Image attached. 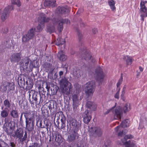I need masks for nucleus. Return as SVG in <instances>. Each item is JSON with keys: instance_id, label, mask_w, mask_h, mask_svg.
<instances>
[{"instance_id": "338daca9", "label": "nucleus", "mask_w": 147, "mask_h": 147, "mask_svg": "<svg viewBox=\"0 0 147 147\" xmlns=\"http://www.w3.org/2000/svg\"><path fill=\"white\" fill-rule=\"evenodd\" d=\"M63 72L62 71H61L59 73V75L60 76H61V75H63Z\"/></svg>"}, {"instance_id": "13d9d810", "label": "nucleus", "mask_w": 147, "mask_h": 147, "mask_svg": "<svg viewBox=\"0 0 147 147\" xmlns=\"http://www.w3.org/2000/svg\"><path fill=\"white\" fill-rule=\"evenodd\" d=\"M2 32L4 33H6L8 31V29L7 28H4L3 29H2Z\"/></svg>"}, {"instance_id": "7ed1b4c3", "label": "nucleus", "mask_w": 147, "mask_h": 147, "mask_svg": "<svg viewBox=\"0 0 147 147\" xmlns=\"http://www.w3.org/2000/svg\"><path fill=\"white\" fill-rule=\"evenodd\" d=\"M95 83L93 81H89L86 84L85 93L87 96V100H90L92 98L93 93L95 91Z\"/></svg>"}, {"instance_id": "774afa93", "label": "nucleus", "mask_w": 147, "mask_h": 147, "mask_svg": "<svg viewBox=\"0 0 147 147\" xmlns=\"http://www.w3.org/2000/svg\"><path fill=\"white\" fill-rule=\"evenodd\" d=\"M139 69L140 71L142 72L143 71V69L141 67H139Z\"/></svg>"}, {"instance_id": "393cba45", "label": "nucleus", "mask_w": 147, "mask_h": 147, "mask_svg": "<svg viewBox=\"0 0 147 147\" xmlns=\"http://www.w3.org/2000/svg\"><path fill=\"white\" fill-rule=\"evenodd\" d=\"M86 106L88 109H89V110H88V111L90 112L93 111H95L96 108V104L90 101L87 102Z\"/></svg>"}, {"instance_id": "603ef678", "label": "nucleus", "mask_w": 147, "mask_h": 147, "mask_svg": "<svg viewBox=\"0 0 147 147\" xmlns=\"http://www.w3.org/2000/svg\"><path fill=\"white\" fill-rule=\"evenodd\" d=\"M147 3V1H143L141 0L140 3V6L146 7L145 4Z\"/></svg>"}, {"instance_id": "9d476101", "label": "nucleus", "mask_w": 147, "mask_h": 147, "mask_svg": "<svg viewBox=\"0 0 147 147\" xmlns=\"http://www.w3.org/2000/svg\"><path fill=\"white\" fill-rule=\"evenodd\" d=\"M29 93V100L32 105H34V102L36 103L37 100V92L33 90H30L28 92Z\"/></svg>"}, {"instance_id": "37998d69", "label": "nucleus", "mask_w": 147, "mask_h": 147, "mask_svg": "<svg viewBox=\"0 0 147 147\" xmlns=\"http://www.w3.org/2000/svg\"><path fill=\"white\" fill-rule=\"evenodd\" d=\"M0 147H9L8 145L3 141H0Z\"/></svg>"}, {"instance_id": "f704fd0d", "label": "nucleus", "mask_w": 147, "mask_h": 147, "mask_svg": "<svg viewBox=\"0 0 147 147\" xmlns=\"http://www.w3.org/2000/svg\"><path fill=\"white\" fill-rule=\"evenodd\" d=\"M109 4L112 11H114L116 9L115 6V2L114 0H108Z\"/></svg>"}, {"instance_id": "a18cd8bd", "label": "nucleus", "mask_w": 147, "mask_h": 147, "mask_svg": "<svg viewBox=\"0 0 147 147\" xmlns=\"http://www.w3.org/2000/svg\"><path fill=\"white\" fill-rule=\"evenodd\" d=\"M72 100L73 102H78V96L76 95H74L72 96Z\"/></svg>"}, {"instance_id": "f3484780", "label": "nucleus", "mask_w": 147, "mask_h": 147, "mask_svg": "<svg viewBox=\"0 0 147 147\" xmlns=\"http://www.w3.org/2000/svg\"><path fill=\"white\" fill-rule=\"evenodd\" d=\"M64 23L70 24V21L67 19H61L57 22V28L58 31L61 32L63 30V24Z\"/></svg>"}, {"instance_id": "423d86ee", "label": "nucleus", "mask_w": 147, "mask_h": 147, "mask_svg": "<svg viewBox=\"0 0 147 147\" xmlns=\"http://www.w3.org/2000/svg\"><path fill=\"white\" fill-rule=\"evenodd\" d=\"M89 134L91 137L96 138L100 136L102 134V131L99 127H92L89 129Z\"/></svg>"}, {"instance_id": "0e129e2a", "label": "nucleus", "mask_w": 147, "mask_h": 147, "mask_svg": "<svg viewBox=\"0 0 147 147\" xmlns=\"http://www.w3.org/2000/svg\"><path fill=\"white\" fill-rule=\"evenodd\" d=\"M93 32L94 34H95L97 32V30L96 28H94L93 29Z\"/></svg>"}, {"instance_id": "ddd939ff", "label": "nucleus", "mask_w": 147, "mask_h": 147, "mask_svg": "<svg viewBox=\"0 0 147 147\" xmlns=\"http://www.w3.org/2000/svg\"><path fill=\"white\" fill-rule=\"evenodd\" d=\"M133 138L132 135L131 134L126 135L123 139L121 140V141L123 144L125 145V147H136V144L133 143H131L130 141H126L128 139H131Z\"/></svg>"}, {"instance_id": "2f4dec72", "label": "nucleus", "mask_w": 147, "mask_h": 147, "mask_svg": "<svg viewBox=\"0 0 147 147\" xmlns=\"http://www.w3.org/2000/svg\"><path fill=\"white\" fill-rule=\"evenodd\" d=\"M123 58L126 61L127 65H129L131 64L133 61L134 60L132 57L128 55L124 56Z\"/></svg>"}, {"instance_id": "5701e85b", "label": "nucleus", "mask_w": 147, "mask_h": 147, "mask_svg": "<svg viewBox=\"0 0 147 147\" xmlns=\"http://www.w3.org/2000/svg\"><path fill=\"white\" fill-rule=\"evenodd\" d=\"M115 130L117 133V135L119 138L123 136L125 134L127 131L126 129H123L119 126H117L115 128Z\"/></svg>"}, {"instance_id": "6e6d98bb", "label": "nucleus", "mask_w": 147, "mask_h": 147, "mask_svg": "<svg viewBox=\"0 0 147 147\" xmlns=\"http://www.w3.org/2000/svg\"><path fill=\"white\" fill-rule=\"evenodd\" d=\"M140 16L141 17V20L142 21V23L144 20V18L147 17L145 15H140Z\"/></svg>"}, {"instance_id": "7c9ffc66", "label": "nucleus", "mask_w": 147, "mask_h": 147, "mask_svg": "<svg viewBox=\"0 0 147 147\" xmlns=\"http://www.w3.org/2000/svg\"><path fill=\"white\" fill-rule=\"evenodd\" d=\"M10 114L13 118L17 119L19 117L18 111L16 109H12L10 112Z\"/></svg>"}, {"instance_id": "f257e3e1", "label": "nucleus", "mask_w": 147, "mask_h": 147, "mask_svg": "<svg viewBox=\"0 0 147 147\" xmlns=\"http://www.w3.org/2000/svg\"><path fill=\"white\" fill-rule=\"evenodd\" d=\"M51 15L52 18L50 19L49 18H46L45 14L40 13L38 16V20L39 24L36 27V31L39 32L41 31L43 28L45 23H48L47 25V31L51 33L54 32L55 29V19Z\"/></svg>"}, {"instance_id": "a211bd4d", "label": "nucleus", "mask_w": 147, "mask_h": 147, "mask_svg": "<svg viewBox=\"0 0 147 147\" xmlns=\"http://www.w3.org/2000/svg\"><path fill=\"white\" fill-rule=\"evenodd\" d=\"M81 57L83 59L86 60H91L92 62H94V60L92 59V56L90 55V53L87 52L86 50L84 47L82 50L81 49Z\"/></svg>"}, {"instance_id": "412c9836", "label": "nucleus", "mask_w": 147, "mask_h": 147, "mask_svg": "<svg viewBox=\"0 0 147 147\" xmlns=\"http://www.w3.org/2000/svg\"><path fill=\"white\" fill-rule=\"evenodd\" d=\"M24 116L26 120H35L34 115L35 111H27L24 113Z\"/></svg>"}, {"instance_id": "20e7f679", "label": "nucleus", "mask_w": 147, "mask_h": 147, "mask_svg": "<svg viewBox=\"0 0 147 147\" xmlns=\"http://www.w3.org/2000/svg\"><path fill=\"white\" fill-rule=\"evenodd\" d=\"M24 133L23 129L22 128H19L14 131L12 136L15 138L18 139L20 142H22L26 140L27 137V132H25L23 136Z\"/></svg>"}, {"instance_id": "09e8293b", "label": "nucleus", "mask_w": 147, "mask_h": 147, "mask_svg": "<svg viewBox=\"0 0 147 147\" xmlns=\"http://www.w3.org/2000/svg\"><path fill=\"white\" fill-rule=\"evenodd\" d=\"M34 67H35L33 65V64L32 62H30L29 64V68L30 70H28V71H29L30 72L32 71L33 68Z\"/></svg>"}, {"instance_id": "72a5a7b5", "label": "nucleus", "mask_w": 147, "mask_h": 147, "mask_svg": "<svg viewBox=\"0 0 147 147\" xmlns=\"http://www.w3.org/2000/svg\"><path fill=\"white\" fill-rule=\"evenodd\" d=\"M140 15H145L147 16V8L146 7L140 6Z\"/></svg>"}, {"instance_id": "4c0bfd02", "label": "nucleus", "mask_w": 147, "mask_h": 147, "mask_svg": "<svg viewBox=\"0 0 147 147\" xmlns=\"http://www.w3.org/2000/svg\"><path fill=\"white\" fill-rule=\"evenodd\" d=\"M77 35L79 41L80 42L82 41L83 39L81 31L79 30H77Z\"/></svg>"}, {"instance_id": "cd10ccee", "label": "nucleus", "mask_w": 147, "mask_h": 147, "mask_svg": "<svg viewBox=\"0 0 147 147\" xmlns=\"http://www.w3.org/2000/svg\"><path fill=\"white\" fill-rule=\"evenodd\" d=\"M3 108L4 107L3 106L1 107V109L3 110L1 111V116L2 118H6L8 115L9 109H3Z\"/></svg>"}, {"instance_id": "4d7b16f0", "label": "nucleus", "mask_w": 147, "mask_h": 147, "mask_svg": "<svg viewBox=\"0 0 147 147\" xmlns=\"http://www.w3.org/2000/svg\"><path fill=\"white\" fill-rule=\"evenodd\" d=\"M11 72L9 70H7L5 71V74L7 76H8L10 75Z\"/></svg>"}, {"instance_id": "6e6552de", "label": "nucleus", "mask_w": 147, "mask_h": 147, "mask_svg": "<svg viewBox=\"0 0 147 147\" xmlns=\"http://www.w3.org/2000/svg\"><path fill=\"white\" fill-rule=\"evenodd\" d=\"M71 9V8L67 6L65 7L59 6L56 10V13L59 15H61L65 17L68 15Z\"/></svg>"}, {"instance_id": "69168bd1", "label": "nucleus", "mask_w": 147, "mask_h": 147, "mask_svg": "<svg viewBox=\"0 0 147 147\" xmlns=\"http://www.w3.org/2000/svg\"><path fill=\"white\" fill-rule=\"evenodd\" d=\"M5 118L4 119V122L5 123H7L8 122L9 119L8 118Z\"/></svg>"}, {"instance_id": "de8ad7c7", "label": "nucleus", "mask_w": 147, "mask_h": 147, "mask_svg": "<svg viewBox=\"0 0 147 147\" xmlns=\"http://www.w3.org/2000/svg\"><path fill=\"white\" fill-rule=\"evenodd\" d=\"M28 147H41V146L39 143H32L31 145L29 146Z\"/></svg>"}, {"instance_id": "864d4df0", "label": "nucleus", "mask_w": 147, "mask_h": 147, "mask_svg": "<svg viewBox=\"0 0 147 147\" xmlns=\"http://www.w3.org/2000/svg\"><path fill=\"white\" fill-rule=\"evenodd\" d=\"M43 116V118L44 119H46V118H47L49 116V114L48 113L46 112H44L42 113Z\"/></svg>"}, {"instance_id": "79ce46f5", "label": "nucleus", "mask_w": 147, "mask_h": 147, "mask_svg": "<svg viewBox=\"0 0 147 147\" xmlns=\"http://www.w3.org/2000/svg\"><path fill=\"white\" fill-rule=\"evenodd\" d=\"M130 110L129 105L127 104H126L124 105L123 108V111L125 113Z\"/></svg>"}, {"instance_id": "680f3d73", "label": "nucleus", "mask_w": 147, "mask_h": 147, "mask_svg": "<svg viewBox=\"0 0 147 147\" xmlns=\"http://www.w3.org/2000/svg\"><path fill=\"white\" fill-rule=\"evenodd\" d=\"M10 146L12 147H15L16 146V145L13 142L10 143Z\"/></svg>"}, {"instance_id": "c85d7f7f", "label": "nucleus", "mask_w": 147, "mask_h": 147, "mask_svg": "<svg viewBox=\"0 0 147 147\" xmlns=\"http://www.w3.org/2000/svg\"><path fill=\"white\" fill-rule=\"evenodd\" d=\"M55 1H50V0H45L43 3L45 7H53L55 6Z\"/></svg>"}, {"instance_id": "9b49d317", "label": "nucleus", "mask_w": 147, "mask_h": 147, "mask_svg": "<svg viewBox=\"0 0 147 147\" xmlns=\"http://www.w3.org/2000/svg\"><path fill=\"white\" fill-rule=\"evenodd\" d=\"M48 93L50 95V97L51 98H55V85L52 83L50 84L46 82L45 84Z\"/></svg>"}, {"instance_id": "b1692460", "label": "nucleus", "mask_w": 147, "mask_h": 147, "mask_svg": "<svg viewBox=\"0 0 147 147\" xmlns=\"http://www.w3.org/2000/svg\"><path fill=\"white\" fill-rule=\"evenodd\" d=\"M59 119H57L56 121L57 123V125L56 124V126L60 129L63 127L65 125V119H62V117L61 116L59 117Z\"/></svg>"}, {"instance_id": "49530a36", "label": "nucleus", "mask_w": 147, "mask_h": 147, "mask_svg": "<svg viewBox=\"0 0 147 147\" xmlns=\"http://www.w3.org/2000/svg\"><path fill=\"white\" fill-rule=\"evenodd\" d=\"M38 91L39 92H41L42 94H45L46 92V91L44 90L43 87H41L40 86H39L38 87Z\"/></svg>"}, {"instance_id": "5fc2aeb1", "label": "nucleus", "mask_w": 147, "mask_h": 147, "mask_svg": "<svg viewBox=\"0 0 147 147\" xmlns=\"http://www.w3.org/2000/svg\"><path fill=\"white\" fill-rule=\"evenodd\" d=\"M120 90V88H119L118 90L117 91V92L116 94L114 96V97L115 98H117L118 99L119 98V92Z\"/></svg>"}, {"instance_id": "f8f14e48", "label": "nucleus", "mask_w": 147, "mask_h": 147, "mask_svg": "<svg viewBox=\"0 0 147 147\" xmlns=\"http://www.w3.org/2000/svg\"><path fill=\"white\" fill-rule=\"evenodd\" d=\"M13 8L12 6L8 5L4 9L1 16V19L3 21H4L7 18Z\"/></svg>"}, {"instance_id": "e433bc0d", "label": "nucleus", "mask_w": 147, "mask_h": 147, "mask_svg": "<svg viewBox=\"0 0 147 147\" xmlns=\"http://www.w3.org/2000/svg\"><path fill=\"white\" fill-rule=\"evenodd\" d=\"M65 42V40L64 39L59 38L57 39V42H56V45L57 46L61 45L64 44Z\"/></svg>"}, {"instance_id": "a878e982", "label": "nucleus", "mask_w": 147, "mask_h": 147, "mask_svg": "<svg viewBox=\"0 0 147 147\" xmlns=\"http://www.w3.org/2000/svg\"><path fill=\"white\" fill-rule=\"evenodd\" d=\"M63 48L62 47L61 49V50L58 52L57 57L60 61H65L66 60L67 57L63 52Z\"/></svg>"}, {"instance_id": "dca6fc26", "label": "nucleus", "mask_w": 147, "mask_h": 147, "mask_svg": "<svg viewBox=\"0 0 147 147\" xmlns=\"http://www.w3.org/2000/svg\"><path fill=\"white\" fill-rule=\"evenodd\" d=\"M91 112L88 111V110L85 111L82 114L83 121L86 124L88 123L92 118Z\"/></svg>"}, {"instance_id": "4be33fe9", "label": "nucleus", "mask_w": 147, "mask_h": 147, "mask_svg": "<svg viewBox=\"0 0 147 147\" xmlns=\"http://www.w3.org/2000/svg\"><path fill=\"white\" fill-rule=\"evenodd\" d=\"M52 102H51L49 106V109L50 110L51 115V117L54 118V123L55 124V109L54 107V102L55 101L53 100Z\"/></svg>"}, {"instance_id": "8fccbe9b", "label": "nucleus", "mask_w": 147, "mask_h": 147, "mask_svg": "<svg viewBox=\"0 0 147 147\" xmlns=\"http://www.w3.org/2000/svg\"><path fill=\"white\" fill-rule=\"evenodd\" d=\"M78 102H73V106L74 110L75 111L76 110L78 105Z\"/></svg>"}, {"instance_id": "58836bf2", "label": "nucleus", "mask_w": 147, "mask_h": 147, "mask_svg": "<svg viewBox=\"0 0 147 147\" xmlns=\"http://www.w3.org/2000/svg\"><path fill=\"white\" fill-rule=\"evenodd\" d=\"M18 82L20 86H22L23 85H24L25 82L24 80V79H22L21 77H18Z\"/></svg>"}, {"instance_id": "ea45409f", "label": "nucleus", "mask_w": 147, "mask_h": 147, "mask_svg": "<svg viewBox=\"0 0 147 147\" xmlns=\"http://www.w3.org/2000/svg\"><path fill=\"white\" fill-rule=\"evenodd\" d=\"M9 129L10 130L8 129H6L5 131L7 133V135H10L12 134V131H11V130L14 129L13 127L11 126V125L9 126Z\"/></svg>"}, {"instance_id": "2eb2a0df", "label": "nucleus", "mask_w": 147, "mask_h": 147, "mask_svg": "<svg viewBox=\"0 0 147 147\" xmlns=\"http://www.w3.org/2000/svg\"><path fill=\"white\" fill-rule=\"evenodd\" d=\"M112 112L114 115V118L115 119H121L122 116L123 112L120 107L117 106L114 110H112Z\"/></svg>"}, {"instance_id": "c9c22d12", "label": "nucleus", "mask_w": 147, "mask_h": 147, "mask_svg": "<svg viewBox=\"0 0 147 147\" xmlns=\"http://www.w3.org/2000/svg\"><path fill=\"white\" fill-rule=\"evenodd\" d=\"M3 107H5L4 109H9L11 107V104L8 99L5 100L3 102Z\"/></svg>"}, {"instance_id": "4468645a", "label": "nucleus", "mask_w": 147, "mask_h": 147, "mask_svg": "<svg viewBox=\"0 0 147 147\" xmlns=\"http://www.w3.org/2000/svg\"><path fill=\"white\" fill-rule=\"evenodd\" d=\"M23 58L22 55L20 53L14 54L11 55L10 58L11 62L13 63H18Z\"/></svg>"}, {"instance_id": "3c124183", "label": "nucleus", "mask_w": 147, "mask_h": 147, "mask_svg": "<svg viewBox=\"0 0 147 147\" xmlns=\"http://www.w3.org/2000/svg\"><path fill=\"white\" fill-rule=\"evenodd\" d=\"M33 86L32 84L30 83L27 85V86L26 87V88L27 90H30L33 87Z\"/></svg>"}, {"instance_id": "c756f323", "label": "nucleus", "mask_w": 147, "mask_h": 147, "mask_svg": "<svg viewBox=\"0 0 147 147\" xmlns=\"http://www.w3.org/2000/svg\"><path fill=\"white\" fill-rule=\"evenodd\" d=\"M14 85L13 83L7 82L6 86V89H8L9 92H12L14 89Z\"/></svg>"}, {"instance_id": "c03bdc74", "label": "nucleus", "mask_w": 147, "mask_h": 147, "mask_svg": "<svg viewBox=\"0 0 147 147\" xmlns=\"http://www.w3.org/2000/svg\"><path fill=\"white\" fill-rule=\"evenodd\" d=\"M123 77L122 75V74L121 75V76L120 78L119 79L117 84V88H118L119 86L121 85V83L123 81Z\"/></svg>"}, {"instance_id": "bb28decb", "label": "nucleus", "mask_w": 147, "mask_h": 147, "mask_svg": "<svg viewBox=\"0 0 147 147\" xmlns=\"http://www.w3.org/2000/svg\"><path fill=\"white\" fill-rule=\"evenodd\" d=\"M30 61V60L27 57H25L24 58H23L22 60H21L19 62V63L20 65H24V63L25 65L24 66L25 69L28 70V64L29 63Z\"/></svg>"}, {"instance_id": "e2e57ef3", "label": "nucleus", "mask_w": 147, "mask_h": 147, "mask_svg": "<svg viewBox=\"0 0 147 147\" xmlns=\"http://www.w3.org/2000/svg\"><path fill=\"white\" fill-rule=\"evenodd\" d=\"M9 41H6V42L5 45L7 47H8L10 45L9 44Z\"/></svg>"}, {"instance_id": "473e14b6", "label": "nucleus", "mask_w": 147, "mask_h": 147, "mask_svg": "<svg viewBox=\"0 0 147 147\" xmlns=\"http://www.w3.org/2000/svg\"><path fill=\"white\" fill-rule=\"evenodd\" d=\"M129 121L128 119H127L122 121L119 126H120L122 128L127 127L129 126Z\"/></svg>"}, {"instance_id": "aec40b11", "label": "nucleus", "mask_w": 147, "mask_h": 147, "mask_svg": "<svg viewBox=\"0 0 147 147\" xmlns=\"http://www.w3.org/2000/svg\"><path fill=\"white\" fill-rule=\"evenodd\" d=\"M77 132L73 130L71 134L68 136V141L69 142H73L75 140L78 139L79 135Z\"/></svg>"}, {"instance_id": "39448f33", "label": "nucleus", "mask_w": 147, "mask_h": 147, "mask_svg": "<svg viewBox=\"0 0 147 147\" xmlns=\"http://www.w3.org/2000/svg\"><path fill=\"white\" fill-rule=\"evenodd\" d=\"M81 122H79L76 120L71 118L69 119V125H67V128H69L70 126V129L72 128L73 131H78L81 127Z\"/></svg>"}, {"instance_id": "0eeeda50", "label": "nucleus", "mask_w": 147, "mask_h": 147, "mask_svg": "<svg viewBox=\"0 0 147 147\" xmlns=\"http://www.w3.org/2000/svg\"><path fill=\"white\" fill-rule=\"evenodd\" d=\"M35 36V29L31 28L27 34L23 36L22 41L24 42H28L30 40L33 39Z\"/></svg>"}, {"instance_id": "a19ab883", "label": "nucleus", "mask_w": 147, "mask_h": 147, "mask_svg": "<svg viewBox=\"0 0 147 147\" xmlns=\"http://www.w3.org/2000/svg\"><path fill=\"white\" fill-rule=\"evenodd\" d=\"M11 2L12 4L16 5L18 7H20L21 5V3L20 0H11Z\"/></svg>"}, {"instance_id": "bf43d9fd", "label": "nucleus", "mask_w": 147, "mask_h": 147, "mask_svg": "<svg viewBox=\"0 0 147 147\" xmlns=\"http://www.w3.org/2000/svg\"><path fill=\"white\" fill-rule=\"evenodd\" d=\"M45 128L47 129V131H48V129L50 128V125H49L48 123H47L45 124Z\"/></svg>"}, {"instance_id": "f03ea898", "label": "nucleus", "mask_w": 147, "mask_h": 147, "mask_svg": "<svg viewBox=\"0 0 147 147\" xmlns=\"http://www.w3.org/2000/svg\"><path fill=\"white\" fill-rule=\"evenodd\" d=\"M59 81L60 85V90L61 92L67 95L70 94L73 88L71 83L65 77L62 78Z\"/></svg>"}, {"instance_id": "052dcab7", "label": "nucleus", "mask_w": 147, "mask_h": 147, "mask_svg": "<svg viewBox=\"0 0 147 147\" xmlns=\"http://www.w3.org/2000/svg\"><path fill=\"white\" fill-rule=\"evenodd\" d=\"M115 107V106H114V107H113L112 108V109H111V110H108L107 111H106L105 113V114H108V113H109L110 111L111 110H113V109L114 108V107Z\"/></svg>"}, {"instance_id": "6ab92c4d", "label": "nucleus", "mask_w": 147, "mask_h": 147, "mask_svg": "<svg viewBox=\"0 0 147 147\" xmlns=\"http://www.w3.org/2000/svg\"><path fill=\"white\" fill-rule=\"evenodd\" d=\"M26 128L28 131H31L34 129L35 120H26Z\"/></svg>"}, {"instance_id": "1a4fd4ad", "label": "nucleus", "mask_w": 147, "mask_h": 147, "mask_svg": "<svg viewBox=\"0 0 147 147\" xmlns=\"http://www.w3.org/2000/svg\"><path fill=\"white\" fill-rule=\"evenodd\" d=\"M95 72V78L101 83L103 81L104 77L102 69L100 67H98L96 69Z\"/></svg>"}]
</instances>
